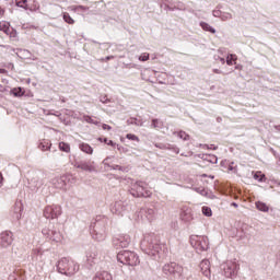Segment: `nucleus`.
<instances>
[{"label": "nucleus", "instance_id": "obj_20", "mask_svg": "<svg viewBox=\"0 0 280 280\" xmlns=\"http://www.w3.org/2000/svg\"><path fill=\"white\" fill-rule=\"evenodd\" d=\"M110 209L113 213H121L124 211V202L116 201Z\"/></svg>", "mask_w": 280, "mask_h": 280}, {"label": "nucleus", "instance_id": "obj_51", "mask_svg": "<svg viewBox=\"0 0 280 280\" xmlns=\"http://www.w3.org/2000/svg\"><path fill=\"white\" fill-rule=\"evenodd\" d=\"M214 73H220V70H214Z\"/></svg>", "mask_w": 280, "mask_h": 280}, {"label": "nucleus", "instance_id": "obj_38", "mask_svg": "<svg viewBox=\"0 0 280 280\" xmlns=\"http://www.w3.org/2000/svg\"><path fill=\"white\" fill-rule=\"evenodd\" d=\"M83 119H84V121H86V124H97V122L94 121L93 118H91L90 116H84Z\"/></svg>", "mask_w": 280, "mask_h": 280}, {"label": "nucleus", "instance_id": "obj_37", "mask_svg": "<svg viewBox=\"0 0 280 280\" xmlns=\"http://www.w3.org/2000/svg\"><path fill=\"white\" fill-rule=\"evenodd\" d=\"M221 19H222L223 21H231V19H233V15H232L231 13H223V14L221 15Z\"/></svg>", "mask_w": 280, "mask_h": 280}, {"label": "nucleus", "instance_id": "obj_46", "mask_svg": "<svg viewBox=\"0 0 280 280\" xmlns=\"http://www.w3.org/2000/svg\"><path fill=\"white\" fill-rule=\"evenodd\" d=\"M15 95H19V96L23 95V92L21 91V88H19V92H16Z\"/></svg>", "mask_w": 280, "mask_h": 280}, {"label": "nucleus", "instance_id": "obj_35", "mask_svg": "<svg viewBox=\"0 0 280 280\" xmlns=\"http://www.w3.org/2000/svg\"><path fill=\"white\" fill-rule=\"evenodd\" d=\"M126 139H129V141H137L139 143V137H137L133 133H127Z\"/></svg>", "mask_w": 280, "mask_h": 280}, {"label": "nucleus", "instance_id": "obj_3", "mask_svg": "<svg viewBox=\"0 0 280 280\" xmlns=\"http://www.w3.org/2000/svg\"><path fill=\"white\" fill-rule=\"evenodd\" d=\"M117 260L124 266H139V256L135 252L121 250L117 254Z\"/></svg>", "mask_w": 280, "mask_h": 280}, {"label": "nucleus", "instance_id": "obj_40", "mask_svg": "<svg viewBox=\"0 0 280 280\" xmlns=\"http://www.w3.org/2000/svg\"><path fill=\"white\" fill-rule=\"evenodd\" d=\"M102 128H103V130H113V127H110L109 125H106V124H104L102 126Z\"/></svg>", "mask_w": 280, "mask_h": 280}, {"label": "nucleus", "instance_id": "obj_4", "mask_svg": "<svg viewBox=\"0 0 280 280\" xmlns=\"http://www.w3.org/2000/svg\"><path fill=\"white\" fill-rule=\"evenodd\" d=\"M190 244L197 253H205V250H209V237L207 236H190Z\"/></svg>", "mask_w": 280, "mask_h": 280}, {"label": "nucleus", "instance_id": "obj_11", "mask_svg": "<svg viewBox=\"0 0 280 280\" xmlns=\"http://www.w3.org/2000/svg\"><path fill=\"white\" fill-rule=\"evenodd\" d=\"M14 242V234L10 231L1 232L0 248H10Z\"/></svg>", "mask_w": 280, "mask_h": 280}, {"label": "nucleus", "instance_id": "obj_39", "mask_svg": "<svg viewBox=\"0 0 280 280\" xmlns=\"http://www.w3.org/2000/svg\"><path fill=\"white\" fill-rule=\"evenodd\" d=\"M72 10L75 12V11H78V10H89V8L79 5V7L72 8Z\"/></svg>", "mask_w": 280, "mask_h": 280}, {"label": "nucleus", "instance_id": "obj_32", "mask_svg": "<svg viewBox=\"0 0 280 280\" xmlns=\"http://www.w3.org/2000/svg\"><path fill=\"white\" fill-rule=\"evenodd\" d=\"M206 161H208V163L215 164L218 163V156L211 154L206 155Z\"/></svg>", "mask_w": 280, "mask_h": 280}, {"label": "nucleus", "instance_id": "obj_23", "mask_svg": "<svg viewBox=\"0 0 280 280\" xmlns=\"http://www.w3.org/2000/svg\"><path fill=\"white\" fill-rule=\"evenodd\" d=\"M79 148L80 151L84 152L85 154H93V147H90L88 143H81Z\"/></svg>", "mask_w": 280, "mask_h": 280}, {"label": "nucleus", "instance_id": "obj_14", "mask_svg": "<svg viewBox=\"0 0 280 280\" xmlns=\"http://www.w3.org/2000/svg\"><path fill=\"white\" fill-rule=\"evenodd\" d=\"M115 246H119L120 248H128L130 246V235L120 234L114 240Z\"/></svg>", "mask_w": 280, "mask_h": 280}, {"label": "nucleus", "instance_id": "obj_49", "mask_svg": "<svg viewBox=\"0 0 280 280\" xmlns=\"http://www.w3.org/2000/svg\"><path fill=\"white\" fill-rule=\"evenodd\" d=\"M232 207H235V209H237V203H236V202H233V203H232Z\"/></svg>", "mask_w": 280, "mask_h": 280}, {"label": "nucleus", "instance_id": "obj_13", "mask_svg": "<svg viewBox=\"0 0 280 280\" xmlns=\"http://www.w3.org/2000/svg\"><path fill=\"white\" fill-rule=\"evenodd\" d=\"M199 270L202 277H206L208 280H211V261H209V259H203L200 261Z\"/></svg>", "mask_w": 280, "mask_h": 280}, {"label": "nucleus", "instance_id": "obj_44", "mask_svg": "<svg viewBox=\"0 0 280 280\" xmlns=\"http://www.w3.org/2000/svg\"><path fill=\"white\" fill-rule=\"evenodd\" d=\"M0 187H3V175L0 173Z\"/></svg>", "mask_w": 280, "mask_h": 280}, {"label": "nucleus", "instance_id": "obj_15", "mask_svg": "<svg viewBox=\"0 0 280 280\" xmlns=\"http://www.w3.org/2000/svg\"><path fill=\"white\" fill-rule=\"evenodd\" d=\"M92 237L96 242H104V240H106V229L96 226L92 232Z\"/></svg>", "mask_w": 280, "mask_h": 280}, {"label": "nucleus", "instance_id": "obj_1", "mask_svg": "<svg viewBox=\"0 0 280 280\" xmlns=\"http://www.w3.org/2000/svg\"><path fill=\"white\" fill-rule=\"evenodd\" d=\"M57 270L60 275H66V277H73L78 270H80V266L75 264V261L61 258L57 264Z\"/></svg>", "mask_w": 280, "mask_h": 280}, {"label": "nucleus", "instance_id": "obj_41", "mask_svg": "<svg viewBox=\"0 0 280 280\" xmlns=\"http://www.w3.org/2000/svg\"><path fill=\"white\" fill-rule=\"evenodd\" d=\"M147 212L149 213V217H148L149 220H152V215H154V211L152 209H149Z\"/></svg>", "mask_w": 280, "mask_h": 280}, {"label": "nucleus", "instance_id": "obj_21", "mask_svg": "<svg viewBox=\"0 0 280 280\" xmlns=\"http://www.w3.org/2000/svg\"><path fill=\"white\" fill-rule=\"evenodd\" d=\"M256 209H258V211H261L262 213H268V211H270V207H268V205H266V202L264 201H257Z\"/></svg>", "mask_w": 280, "mask_h": 280}, {"label": "nucleus", "instance_id": "obj_42", "mask_svg": "<svg viewBox=\"0 0 280 280\" xmlns=\"http://www.w3.org/2000/svg\"><path fill=\"white\" fill-rule=\"evenodd\" d=\"M104 143H107V145H115V142H113L112 140L108 141V139H104Z\"/></svg>", "mask_w": 280, "mask_h": 280}, {"label": "nucleus", "instance_id": "obj_33", "mask_svg": "<svg viewBox=\"0 0 280 280\" xmlns=\"http://www.w3.org/2000/svg\"><path fill=\"white\" fill-rule=\"evenodd\" d=\"M110 170H118V172H128V167L119 166V165H108Z\"/></svg>", "mask_w": 280, "mask_h": 280}, {"label": "nucleus", "instance_id": "obj_16", "mask_svg": "<svg viewBox=\"0 0 280 280\" xmlns=\"http://www.w3.org/2000/svg\"><path fill=\"white\" fill-rule=\"evenodd\" d=\"M18 8H23L24 10H30L31 12H36L38 10V4L30 5L27 4V0H18L16 1Z\"/></svg>", "mask_w": 280, "mask_h": 280}, {"label": "nucleus", "instance_id": "obj_27", "mask_svg": "<svg viewBox=\"0 0 280 280\" xmlns=\"http://www.w3.org/2000/svg\"><path fill=\"white\" fill-rule=\"evenodd\" d=\"M59 150H61V152H71V145H69V143L67 142H59Z\"/></svg>", "mask_w": 280, "mask_h": 280}, {"label": "nucleus", "instance_id": "obj_50", "mask_svg": "<svg viewBox=\"0 0 280 280\" xmlns=\"http://www.w3.org/2000/svg\"><path fill=\"white\" fill-rule=\"evenodd\" d=\"M137 126H143V122H138Z\"/></svg>", "mask_w": 280, "mask_h": 280}, {"label": "nucleus", "instance_id": "obj_6", "mask_svg": "<svg viewBox=\"0 0 280 280\" xmlns=\"http://www.w3.org/2000/svg\"><path fill=\"white\" fill-rule=\"evenodd\" d=\"M130 194L133 196V198H150V196H152V191L145 190L143 183L132 184Z\"/></svg>", "mask_w": 280, "mask_h": 280}, {"label": "nucleus", "instance_id": "obj_48", "mask_svg": "<svg viewBox=\"0 0 280 280\" xmlns=\"http://www.w3.org/2000/svg\"><path fill=\"white\" fill-rule=\"evenodd\" d=\"M5 72H7L5 69L0 68V73H5Z\"/></svg>", "mask_w": 280, "mask_h": 280}, {"label": "nucleus", "instance_id": "obj_47", "mask_svg": "<svg viewBox=\"0 0 280 280\" xmlns=\"http://www.w3.org/2000/svg\"><path fill=\"white\" fill-rule=\"evenodd\" d=\"M104 165H108V158L103 161Z\"/></svg>", "mask_w": 280, "mask_h": 280}, {"label": "nucleus", "instance_id": "obj_24", "mask_svg": "<svg viewBox=\"0 0 280 280\" xmlns=\"http://www.w3.org/2000/svg\"><path fill=\"white\" fill-rule=\"evenodd\" d=\"M39 149H42L43 152H47V150L51 149V142L49 140H44L39 143Z\"/></svg>", "mask_w": 280, "mask_h": 280}, {"label": "nucleus", "instance_id": "obj_9", "mask_svg": "<svg viewBox=\"0 0 280 280\" xmlns=\"http://www.w3.org/2000/svg\"><path fill=\"white\" fill-rule=\"evenodd\" d=\"M9 215L13 222H19L23 218V202L16 201L9 212Z\"/></svg>", "mask_w": 280, "mask_h": 280}, {"label": "nucleus", "instance_id": "obj_25", "mask_svg": "<svg viewBox=\"0 0 280 280\" xmlns=\"http://www.w3.org/2000/svg\"><path fill=\"white\" fill-rule=\"evenodd\" d=\"M200 27L205 30V32H210L211 34H215V28H212L207 22H201Z\"/></svg>", "mask_w": 280, "mask_h": 280}, {"label": "nucleus", "instance_id": "obj_5", "mask_svg": "<svg viewBox=\"0 0 280 280\" xmlns=\"http://www.w3.org/2000/svg\"><path fill=\"white\" fill-rule=\"evenodd\" d=\"M222 270H223L224 277H226L228 279H233V277H237L240 265L235 260H226L222 265Z\"/></svg>", "mask_w": 280, "mask_h": 280}, {"label": "nucleus", "instance_id": "obj_10", "mask_svg": "<svg viewBox=\"0 0 280 280\" xmlns=\"http://www.w3.org/2000/svg\"><path fill=\"white\" fill-rule=\"evenodd\" d=\"M42 233L44 237L51 240V242L60 243L63 240L62 233H60V231L58 230H49L47 228H44L42 230Z\"/></svg>", "mask_w": 280, "mask_h": 280}, {"label": "nucleus", "instance_id": "obj_12", "mask_svg": "<svg viewBox=\"0 0 280 280\" xmlns=\"http://www.w3.org/2000/svg\"><path fill=\"white\" fill-rule=\"evenodd\" d=\"M51 185L55 187V189H62L63 191H67V185H69V176L61 175L59 177H55L51 179Z\"/></svg>", "mask_w": 280, "mask_h": 280}, {"label": "nucleus", "instance_id": "obj_31", "mask_svg": "<svg viewBox=\"0 0 280 280\" xmlns=\"http://www.w3.org/2000/svg\"><path fill=\"white\" fill-rule=\"evenodd\" d=\"M201 211L206 215V218H211V215H213V211L207 206H203Z\"/></svg>", "mask_w": 280, "mask_h": 280}, {"label": "nucleus", "instance_id": "obj_2", "mask_svg": "<svg viewBox=\"0 0 280 280\" xmlns=\"http://www.w3.org/2000/svg\"><path fill=\"white\" fill-rule=\"evenodd\" d=\"M141 248L151 257H156L161 250V246L154 243V236L150 234L145 235L142 240Z\"/></svg>", "mask_w": 280, "mask_h": 280}, {"label": "nucleus", "instance_id": "obj_7", "mask_svg": "<svg viewBox=\"0 0 280 280\" xmlns=\"http://www.w3.org/2000/svg\"><path fill=\"white\" fill-rule=\"evenodd\" d=\"M62 215V207L58 205L47 206L44 210V217L47 220H56V218H60Z\"/></svg>", "mask_w": 280, "mask_h": 280}, {"label": "nucleus", "instance_id": "obj_26", "mask_svg": "<svg viewBox=\"0 0 280 280\" xmlns=\"http://www.w3.org/2000/svg\"><path fill=\"white\" fill-rule=\"evenodd\" d=\"M237 60V56L231 54L228 55L226 57V65H229V67H233V65H235V61Z\"/></svg>", "mask_w": 280, "mask_h": 280}, {"label": "nucleus", "instance_id": "obj_28", "mask_svg": "<svg viewBox=\"0 0 280 280\" xmlns=\"http://www.w3.org/2000/svg\"><path fill=\"white\" fill-rule=\"evenodd\" d=\"M151 128H154L155 130H161V128H163V121L159 119H153L151 124Z\"/></svg>", "mask_w": 280, "mask_h": 280}, {"label": "nucleus", "instance_id": "obj_29", "mask_svg": "<svg viewBox=\"0 0 280 280\" xmlns=\"http://www.w3.org/2000/svg\"><path fill=\"white\" fill-rule=\"evenodd\" d=\"M255 180H258L259 183H266V175L261 174V172H256L254 174Z\"/></svg>", "mask_w": 280, "mask_h": 280}, {"label": "nucleus", "instance_id": "obj_36", "mask_svg": "<svg viewBox=\"0 0 280 280\" xmlns=\"http://www.w3.org/2000/svg\"><path fill=\"white\" fill-rule=\"evenodd\" d=\"M178 137H179V139H183V141H188V139H189V135H187V132H185V131H179Z\"/></svg>", "mask_w": 280, "mask_h": 280}, {"label": "nucleus", "instance_id": "obj_30", "mask_svg": "<svg viewBox=\"0 0 280 280\" xmlns=\"http://www.w3.org/2000/svg\"><path fill=\"white\" fill-rule=\"evenodd\" d=\"M63 21L69 25H73V23H75V20H73V18H71L67 12L63 13Z\"/></svg>", "mask_w": 280, "mask_h": 280}, {"label": "nucleus", "instance_id": "obj_22", "mask_svg": "<svg viewBox=\"0 0 280 280\" xmlns=\"http://www.w3.org/2000/svg\"><path fill=\"white\" fill-rule=\"evenodd\" d=\"M97 255H100V254L97 253V249H96V248L90 249V250L86 253L88 261H93V259H97Z\"/></svg>", "mask_w": 280, "mask_h": 280}, {"label": "nucleus", "instance_id": "obj_45", "mask_svg": "<svg viewBox=\"0 0 280 280\" xmlns=\"http://www.w3.org/2000/svg\"><path fill=\"white\" fill-rule=\"evenodd\" d=\"M5 14V10H3L1 7H0V19L1 16H3Z\"/></svg>", "mask_w": 280, "mask_h": 280}, {"label": "nucleus", "instance_id": "obj_17", "mask_svg": "<svg viewBox=\"0 0 280 280\" xmlns=\"http://www.w3.org/2000/svg\"><path fill=\"white\" fill-rule=\"evenodd\" d=\"M78 170H83V172H95V166L89 162H81L74 165Z\"/></svg>", "mask_w": 280, "mask_h": 280}, {"label": "nucleus", "instance_id": "obj_34", "mask_svg": "<svg viewBox=\"0 0 280 280\" xmlns=\"http://www.w3.org/2000/svg\"><path fill=\"white\" fill-rule=\"evenodd\" d=\"M140 62H147V60H150V54L143 52L139 56Z\"/></svg>", "mask_w": 280, "mask_h": 280}, {"label": "nucleus", "instance_id": "obj_19", "mask_svg": "<svg viewBox=\"0 0 280 280\" xmlns=\"http://www.w3.org/2000/svg\"><path fill=\"white\" fill-rule=\"evenodd\" d=\"M93 280H113V276L107 271H102L96 273Z\"/></svg>", "mask_w": 280, "mask_h": 280}, {"label": "nucleus", "instance_id": "obj_8", "mask_svg": "<svg viewBox=\"0 0 280 280\" xmlns=\"http://www.w3.org/2000/svg\"><path fill=\"white\" fill-rule=\"evenodd\" d=\"M164 275H173V277H182L183 276V266L171 262L163 266Z\"/></svg>", "mask_w": 280, "mask_h": 280}, {"label": "nucleus", "instance_id": "obj_43", "mask_svg": "<svg viewBox=\"0 0 280 280\" xmlns=\"http://www.w3.org/2000/svg\"><path fill=\"white\" fill-rule=\"evenodd\" d=\"M215 60H219L221 65H224V62H226V60L222 57H218L215 58Z\"/></svg>", "mask_w": 280, "mask_h": 280}, {"label": "nucleus", "instance_id": "obj_18", "mask_svg": "<svg viewBox=\"0 0 280 280\" xmlns=\"http://www.w3.org/2000/svg\"><path fill=\"white\" fill-rule=\"evenodd\" d=\"M0 32L7 34V36H12V28H10V22H0Z\"/></svg>", "mask_w": 280, "mask_h": 280}]
</instances>
